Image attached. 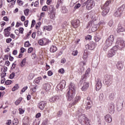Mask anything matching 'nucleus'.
Returning a JSON list of instances; mask_svg holds the SVG:
<instances>
[{"label": "nucleus", "mask_w": 125, "mask_h": 125, "mask_svg": "<svg viewBox=\"0 0 125 125\" xmlns=\"http://www.w3.org/2000/svg\"><path fill=\"white\" fill-rule=\"evenodd\" d=\"M117 43L118 44L117 45L114 46L108 51L107 54L108 57H113V56L116 54V51H117L118 49H122V48H124L125 46V41L121 38L118 39Z\"/></svg>", "instance_id": "obj_1"}, {"label": "nucleus", "mask_w": 125, "mask_h": 125, "mask_svg": "<svg viewBox=\"0 0 125 125\" xmlns=\"http://www.w3.org/2000/svg\"><path fill=\"white\" fill-rule=\"evenodd\" d=\"M112 2V0H107L104 5L102 6L101 9H103V12L102 13V15L103 16H106L107 14H108V12H109V10H110V8H109V4Z\"/></svg>", "instance_id": "obj_2"}, {"label": "nucleus", "mask_w": 125, "mask_h": 125, "mask_svg": "<svg viewBox=\"0 0 125 125\" xmlns=\"http://www.w3.org/2000/svg\"><path fill=\"white\" fill-rule=\"evenodd\" d=\"M125 4H123L121 6L119 7L118 9L115 11L114 16L115 17H121L123 14V12H124V10H125Z\"/></svg>", "instance_id": "obj_3"}, {"label": "nucleus", "mask_w": 125, "mask_h": 125, "mask_svg": "<svg viewBox=\"0 0 125 125\" xmlns=\"http://www.w3.org/2000/svg\"><path fill=\"white\" fill-rule=\"evenodd\" d=\"M96 25H98V23L96 20L90 21L87 25L86 28H89V27H92L91 30L92 32H95L97 28H96Z\"/></svg>", "instance_id": "obj_4"}, {"label": "nucleus", "mask_w": 125, "mask_h": 125, "mask_svg": "<svg viewBox=\"0 0 125 125\" xmlns=\"http://www.w3.org/2000/svg\"><path fill=\"white\" fill-rule=\"evenodd\" d=\"M85 109L86 110H89L92 107V99L91 96H88L85 101Z\"/></svg>", "instance_id": "obj_5"}, {"label": "nucleus", "mask_w": 125, "mask_h": 125, "mask_svg": "<svg viewBox=\"0 0 125 125\" xmlns=\"http://www.w3.org/2000/svg\"><path fill=\"white\" fill-rule=\"evenodd\" d=\"M87 5H86V9L88 10H90L92 8H93L95 6V2L94 0H88L86 1Z\"/></svg>", "instance_id": "obj_6"}, {"label": "nucleus", "mask_w": 125, "mask_h": 125, "mask_svg": "<svg viewBox=\"0 0 125 125\" xmlns=\"http://www.w3.org/2000/svg\"><path fill=\"white\" fill-rule=\"evenodd\" d=\"M114 40H115V38H114V35H110L108 38L106 40L105 44L108 46H111V45L113 44Z\"/></svg>", "instance_id": "obj_7"}, {"label": "nucleus", "mask_w": 125, "mask_h": 125, "mask_svg": "<svg viewBox=\"0 0 125 125\" xmlns=\"http://www.w3.org/2000/svg\"><path fill=\"white\" fill-rule=\"evenodd\" d=\"M112 79L113 77L110 75L107 74L105 75L104 81V84H106V85H109V84L111 83Z\"/></svg>", "instance_id": "obj_8"}, {"label": "nucleus", "mask_w": 125, "mask_h": 125, "mask_svg": "<svg viewBox=\"0 0 125 125\" xmlns=\"http://www.w3.org/2000/svg\"><path fill=\"white\" fill-rule=\"evenodd\" d=\"M75 94L76 92L68 91L66 95L67 100H68V101H72L73 99L74 98Z\"/></svg>", "instance_id": "obj_9"}, {"label": "nucleus", "mask_w": 125, "mask_h": 125, "mask_svg": "<svg viewBox=\"0 0 125 125\" xmlns=\"http://www.w3.org/2000/svg\"><path fill=\"white\" fill-rule=\"evenodd\" d=\"M66 86V81L62 80L60 83L57 86L56 89L58 90H62L63 88H65Z\"/></svg>", "instance_id": "obj_10"}, {"label": "nucleus", "mask_w": 125, "mask_h": 125, "mask_svg": "<svg viewBox=\"0 0 125 125\" xmlns=\"http://www.w3.org/2000/svg\"><path fill=\"white\" fill-rule=\"evenodd\" d=\"M96 47V44L94 42H91L89 44L85 45L86 49H89L90 50H93Z\"/></svg>", "instance_id": "obj_11"}, {"label": "nucleus", "mask_w": 125, "mask_h": 125, "mask_svg": "<svg viewBox=\"0 0 125 125\" xmlns=\"http://www.w3.org/2000/svg\"><path fill=\"white\" fill-rule=\"evenodd\" d=\"M96 90L97 91H98L100 90V88L102 87V84L101 83V81L100 80V79L98 78L96 80Z\"/></svg>", "instance_id": "obj_12"}, {"label": "nucleus", "mask_w": 125, "mask_h": 125, "mask_svg": "<svg viewBox=\"0 0 125 125\" xmlns=\"http://www.w3.org/2000/svg\"><path fill=\"white\" fill-rule=\"evenodd\" d=\"M88 55V53L87 52V50H84L83 54V60H84V61H82L81 62V64H83V65H85V62H86V59H87Z\"/></svg>", "instance_id": "obj_13"}, {"label": "nucleus", "mask_w": 125, "mask_h": 125, "mask_svg": "<svg viewBox=\"0 0 125 125\" xmlns=\"http://www.w3.org/2000/svg\"><path fill=\"white\" fill-rule=\"evenodd\" d=\"M47 104V103H46V102L42 101L40 102L38 104V108H39L40 110H43V109L45 108V106H46Z\"/></svg>", "instance_id": "obj_14"}, {"label": "nucleus", "mask_w": 125, "mask_h": 125, "mask_svg": "<svg viewBox=\"0 0 125 125\" xmlns=\"http://www.w3.org/2000/svg\"><path fill=\"white\" fill-rule=\"evenodd\" d=\"M90 72V68H88L87 70L86 71L84 75L82 77V81H85L87 78H88V74Z\"/></svg>", "instance_id": "obj_15"}, {"label": "nucleus", "mask_w": 125, "mask_h": 125, "mask_svg": "<svg viewBox=\"0 0 125 125\" xmlns=\"http://www.w3.org/2000/svg\"><path fill=\"white\" fill-rule=\"evenodd\" d=\"M71 24L74 28H78L80 26V20H77L72 21Z\"/></svg>", "instance_id": "obj_16"}, {"label": "nucleus", "mask_w": 125, "mask_h": 125, "mask_svg": "<svg viewBox=\"0 0 125 125\" xmlns=\"http://www.w3.org/2000/svg\"><path fill=\"white\" fill-rule=\"evenodd\" d=\"M11 30V28L10 27H8L6 29L4 30L5 33L4 34L5 37H9L10 36V32L9 31Z\"/></svg>", "instance_id": "obj_17"}, {"label": "nucleus", "mask_w": 125, "mask_h": 125, "mask_svg": "<svg viewBox=\"0 0 125 125\" xmlns=\"http://www.w3.org/2000/svg\"><path fill=\"white\" fill-rule=\"evenodd\" d=\"M108 110L110 114H114L115 112V105H114V104H111L109 105Z\"/></svg>", "instance_id": "obj_18"}, {"label": "nucleus", "mask_w": 125, "mask_h": 125, "mask_svg": "<svg viewBox=\"0 0 125 125\" xmlns=\"http://www.w3.org/2000/svg\"><path fill=\"white\" fill-rule=\"evenodd\" d=\"M104 120L107 123H111L112 122V117L110 114H107L104 116Z\"/></svg>", "instance_id": "obj_19"}, {"label": "nucleus", "mask_w": 125, "mask_h": 125, "mask_svg": "<svg viewBox=\"0 0 125 125\" xmlns=\"http://www.w3.org/2000/svg\"><path fill=\"white\" fill-rule=\"evenodd\" d=\"M69 91H71L72 92H76V85L75 84L71 83H70V85L69 87Z\"/></svg>", "instance_id": "obj_20"}, {"label": "nucleus", "mask_w": 125, "mask_h": 125, "mask_svg": "<svg viewBox=\"0 0 125 125\" xmlns=\"http://www.w3.org/2000/svg\"><path fill=\"white\" fill-rule=\"evenodd\" d=\"M88 86H89V83L87 82H84L83 83V85L82 86L81 89L82 90H86L87 89Z\"/></svg>", "instance_id": "obj_21"}, {"label": "nucleus", "mask_w": 125, "mask_h": 125, "mask_svg": "<svg viewBox=\"0 0 125 125\" xmlns=\"http://www.w3.org/2000/svg\"><path fill=\"white\" fill-rule=\"evenodd\" d=\"M43 87L46 91H48V90H50V88H51V86H50L49 83H45L43 84Z\"/></svg>", "instance_id": "obj_22"}, {"label": "nucleus", "mask_w": 125, "mask_h": 125, "mask_svg": "<svg viewBox=\"0 0 125 125\" xmlns=\"http://www.w3.org/2000/svg\"><path fill=\"white\" fill-rule=\"evenodd\" d=\"M59 97L57 96H53L50 98L49 101L50 102H52V103H53L56 101H57L59 99Z\"/></svg>", "instance_id": "obj_23"}, {"label": "nucleus", "mask_w": 125, "mask_h": 125, "mask_svg": "<svg viewBox=\"0 0 125 125\" xmlns=\"http://www.w3.org/2000/svg\"><path fill=\"white\" fill-rule=\"evenodd\" d=\"M123 105H124V101L122 103H118L117 105V109L118 111H121L122 109H123Z\"/></svg>", "instance_id": "obj_24"}, {"label": "nucleus", "mask_w": 125, "mask_h": 125, "mask_svg": "<svg viewBox=\"0 0 125 125\" xmlns=\"http://www.w3.org/2000/svg\"><path fill=\"white\" fill-rule=\"evenodd\" d=\"M50 52L52 53H54V52H56L57 51V47L55 45H52L50 48Z\"/></svg>", "instance_id": "obj_25"}, {"label": "nucleus", "mask_w": 125, "mask_h": 125, "mask_svg": "<svg viewBox=\"0 0 125 125\" xmlns=\"http://www.w3.org/2000/svg\"><path fill=\"white\" fill-rule=\"evenodd\" d=\"M63 4V0H58L57 4L56 6V8H59V6H62Z\"/></svg>", "instance_id": "obj_26"}, {"label": "nucleus", "mask_w": 125, "mask_h": 125, "mask_svg": "<svg viewBox=\"0 0 125 125\" xmlns=\"http://www.w3.org/2000/svg\"><path fill=\"white\" fill-rule=\"evenodd\" d=\"M7 2H11L10 7H13L16 3V0H7Z\"/></svg>", "instance_id": "obj_27"}, {"label": "nucleus", "mask_w": 125, "mask_h": 125, "mask_svg": "<svg viewBox=\"0 0 125 125\" xmlns=\"http://www.w3.org/2000/svg\"><path fill=\"white\" fill-rule=\"evenodd\" d=\"M116 66L118 69L120 70L123 69V68H124V65H123V63H122V62H118Z\"/></svg>", "instance_id": "obj_28"}, {"label": "nucleus", "mask_w": 125, "mask_h": 125, "mask_svg": "<svg viewBox=\"0 0 125 125\" xmlns=\"http://www.w3.org/2000/svg\"><path fill=\"white\" fill-rule=\"evenodd\" d=\"M50 14V18L51 19H54L55 18V12H54V11H52L49 12Z\"/></svg>", "instance_id": "obj_29"}, {"label": "nucleus", "mask_w": 125, "mask_h": 125, "mask_svg": "<svg viewBox=\"0 0 125 125\" xmlns=\"http://www.w3.org/2000/svg\"><path fill=\"white\" fill-rule=\"evenodd\" d=\"M79 100H81V97L79 96H76L75 98L74 102L73 103V105H76Z\"/></svg>", "instance_id": "obj_30"}, {"label": "nucleus", "mask_w": 125, "mask_h": 125, "mask_svg": "<svg viewBox=\"0 0 125 125\" xmlns=\"http://www.w3.org/2000/svg\"><path fill=\"white\" fill-rule=\"evenodd\" d=\"M118 33H122L123 32H125V28L122 26H119L117 29Z\"/></svg>", "instance_id": "obj_31"}, {"label": "nucleus", "mask_w": 125, "mask_h": 125, "mask_svg": "<svg viewBox=\"0 0 125 125\" xmlns=\"http://www.w3.org/2000/svg\"><path fill=\"white\" fill-rule=\"evenodd\" d=\"M41 80H42V77H39L35 79V80L34 81V83H36L39 84V83H41Z\"/></svg>", "instance_id": "obj_32"}, {"label": "nucleus", "mask_w": 125, "mask_h": 125, "mask_svg": "<svg viewBox=\"0 0 125 125\" xmlns=\"http://www.w3.org/2000/svg\"><path fill=\"white\" fill-rule=\"evenodd\" d=\"M43 29L44 30H46V31H51V30H52V26H45L43 27Z\"/></svg>", "instance_id": "obj_33"}, {"label": "nucleus", "mask_w": 125, "mask_h": 125, "mask_svg": "<svg viewBox=\"0 0 125 125\" xmlns=\"http://www.w3.org/2000/svg\"><path fill=\"white\" fill-rule=\"evenodd\" d=\"M101 39V37L98 34H97L94 37V40L96 42H99Z\"/></svg>", "instance_id": "obj_34"}, {"label": "nucleus", "mask_w": 125, "mask_h": 125, "mask_svg": "<svg viewBox=\"0 0 125 125\" xmlns=\"http://www.w3.org/2000/svg\"><path fill=\"white\" fill-rule=\"evenodd\" d=\"M23 100V98L22 97L19 98L18 100H17L15 102V104L16 105H19L20 103H21V101Z\"/></svg>", "instance_id": "obj_35"}, {"label": "nucleus", "mask_w": 125, "mask_h": 125, "mask_svg": "<svg viewBox=\"0 0 125 125\" xmlns=\"http://www.w3.org/2000/svg\"><path fill=\"white\" fill-rule=\"evenodd\" d=\"M114 98H115V94H114V93H110L109 96V99L113 101L114 100Z\"/></svg>", "instance_id": "obj_36"}, {"label": "nucleus", "mask_w": 125, "mask_h": 125, "mask_svg": "<svg viewBox=\"0 0 125 125\" xmlns=\"http://www.w3.org/2000/svg\"><path fill=\"white\" fill-rule=\"evenodd\" d=\"M99 99L100 101H104V100H105V99L104 98V94H103V93H101L100 94Z\"/></svg>", "instance_id": "obj_37"}, {"label": "nucleus", "mask_w": 125, "mask_h": 125, "mask_svg": "<svg viewBox=\"0 0 125 125\" xmlns=\"http://www.w3.org/2000/svg\"><path fill=\"white\" fill-rule=\"evenodd\" d=\"M80 0H72L70 4V6H74V4H76Z\"/></svg>", "instance_id": "obj_38"}, {"label": "nucleus", "mask_w": 125, "mask_h": 125, "mask_svg": "<svg viewBox=\"0 0 125 125\" xmlns=\"http://www.w3.org/2000/svg\"><path fill=\"white\" fill-rule=\"evenodd\" d=\"M25 64H26V58H24L22 60V61L21 62L20 65L21 67H24Z\"/></svg>", "instance_id": "obj_39"}, {"label": "nucleus", "mask_w": 125, "mask_h": 125, "mask_svg": "<svg viewBox=\"0 0 125 125\" xmlns=\"http://www.w3.org/2000/svg\"><path fill=\"white\" fill-rule=\"evenodd\" d=\"M19 88V84H16L12 88V91H15V90H17Z\"/></svg>", "instance_id": "obj_40"}, {"label": "nucleus", "mask_w": 125, "mask_h": 125, "mask_svg": "<svg viewBox=\"0 0 125 125\" xmlns=\"http://www.w3.org/2000/svg\"><path fill=\"white\" fill-rule=\"evenodd\" d=\"M34 77H35V75L33 73H30L28 77V79L29 80V81H31V80H33L34 78Z\"/></svg>", "instance_id": "obj_41"}, {"label": "nucleus", "mask_w": 125, "mask_h": 125, "mask_svg": "<svg viewBox=\"0 0 125 125\" xmlns=\"http://www.w3.org/2000/svg\"><path fill=\"white\" fill-rule=\"evenodd\" d=\"M48 42H48V40H47V39L43 38V45H46V44H47L48 43Z\"/></svg>", "instance_id": "obj_42"}, {"label": "nucleus", "mask_w": 125, "mask_h": 125, "mask_svg": "<svg viewBox=\"0 0 125 125\" xmlns=\"http://www.w3.org/2000/svg\"><path fill=\"white\" fill-rule=\"evenodd\" d=\"M31 46V44H30V42L29 41H26L24 43V46L25 47H29V46Z\"/></svg>", "instance_id": "obj_43"}, {"label": "nucleus", "mask_w": 125, "mask_h": 125, "mask_svg": "<svg viewBox=\"0 0 125 125\" xmlns=\"http://www.w3.org/2000/svg\"><path fill=\"white\" fill-rule=\"evenodd\" d=\"M67 11H68V10H67V8H66V7H62V13H67Z\"/></svg>", "instance_id": "obj_44"}, {"label": "nucleus", "mask_w": 125, "mask_h": 125, "mask_svg": "<svg viewBox=\"0 0 125 125\" xmlns=\"http://www.w3.org/2000/svg\"><path fill=\"white\" fill-rule=\"evenodd\" d=\"M12 83V81H11V80H7V81L5 82V84H6L7 85H9L11 84Z\"/></svg>", "instance_id": "obj_45"}, {"label": "nucleus", "mask_w": 125, "mask_h": 125, "mask_svg": "<svg viewBox=\"0 0 125 125\" xmlns=\"http://www.w3.org/2000/svg\"><path fill=\"white\" fill-rule=\"evenodd\" d=\"M15 76V73L14 72H12L9 76V78L11 80H12L14 78Z\"/></svg>", "instance_id": "obj_46"}, {"label": "nucleus", "mask_w": 125, "mask_h": 125, "mask_svg": "<svg viewBox=\"0 0 125 125\" xmlns=\"http://www.w3.org/2000/svg\"><path fill=\"white\" fill-rule=\"evenodd\" d=\"M114 24V21H113V20H110L108 23V25L109 26V27H112V26H113Z\"/></svg>", "instance_id": "obj_47"}, {"label": "nucleus", "mask_w": 125, "mask_h": 125, "mask_svg": "<svg viewBox=\"0 0 125 125\" xmlns=\"http://www.w3.org/2000/svg\"><path fill=\"white\" fill-rule=\"evenodd\" d=\"M62 114H63L62 110L59 111L57 113L58 117H61V116H62Z\"/></svg>", "instance_id": "obj_48"}, {"label": "nucleus", "mask_w": 125, "mask_h": 125, "mask_svg": "<svg viewBox=\"0 0 125 125\" xmlns=\"http://www.w3.org/2000/svg\"><path fill=\"white\" fill-rule=\"evenodd\" d=\"M29 9H25V10L24 11V15H25L26 16H28V14H29Z\"/></svg>", "instance_id": "obj_49"}, {"label": "nucleus", "mask_w": 125, "mask_h": 125, "mask_svg": "<svg viewBox=\"0 0 125 125\" xmlns=\"http://www.w3.org/2000/svg\"><path fill=\"white\" fill-rule=\"evenodd\" d=\"M48 9V8H47V6L45 5L42 7V11H46Z\"/></svg>", "instance_id": "obj_50"}, {"label": "nucleus", "mask_w": 125, "mask_h": 125, "mask_svg": "<svg viewBox=\"0 0 125 125\" xmlns=\"http://www.w3.org/2000/svg\"><path fill=\"white\" fill-rule=\"evenodd\" d=\"M39 43L40 45H44L43 38L39 41Z\"/></svg>", "instance_id": "obj_51"}, {"label": "nucleus", "mask_w": 125, "mask_h": 125, "mask_svg": "<svg viewBox=\"0 0 125 125\" xmlns=\"http://www.w3.org/2000/svg\"><path fill=\"white\" fill-rule=\"evenodd\" d=\"M20 115H22V114H24V112H25V110L24 109H22V108H20L19 109Z\"/></svg>", "instance_id": "obj_52"}, {"label": "nucleus", "mask_w": 125, "mask_h": 125, "mask_svg": "<svg viewBox=\"0 0 125 125\" xmlns=\"http://www.w3.org/2000/svg\"><path fill=\"white\" fill-rule=\"evenodd\" d=\"M13 125H17V124H18V120L17 119H14V120L13 121Z\"/></svg>", "instance_id": "obj_53"}, {"label": "nucleus", "mask_w": 125, "mask_h": 125, "mask_svg": "<svg viewBox=\"0 0 125 125\" xmlns=\"http://www.w3.org/2000/svg\"><path fill=\"white\" fill-rule=\"evenodd\" d=\"M81 7V4L78 3L75 5L74 7V9H78V8H80Z\"/></svg>", "instance_id": "obj_54"}, {"label": "nucleus", "mask_w": 125, "mask_h": 125, "mask_svg": "<svg viewBox=\"0 0 125 125\" xmlns=\"http://www.w3.org/2000/svg\"><path fill=\"white\" fill-rule=\"evenodd\" d=\"M35 24H36V21H35V20H33L32 21V23L31 25V28H33V27H34V26H35Z\"/></svg>", "instance_id": "obj_55"}, {"label": "nucleus", "mask_w": 125, "mask_h": 125, "mask_svg": "<svg viewBox=\"0 0 125 125\" xmlns=\"http://www.w3.org/2000/svg\"><path fill=\"white\" fill-rule=\"evenodd\" d=\"M53 7H54V6L52 5L49 6V11H53Z\"/></svg>", "instance_id": "obj_56"}, {"label": "nucleus", "mask_w": 125, "mask_h": 125, "mask_svg": "<svg viewBox=\"0 0 125 125\" xmlns=\"http://www.w3.org/2000/svg\"><path fill=\"white\" fill-rule=\"evenodd\" d=\"M91 35H87L86 37H85V40H86V41H90V40H91Z\"/></svg>", "instance_id": "obj_57"}, {"label": "nucleus", "mask_w": 125, "mask_h": 125, "mask_svg": "<svg viewBox=\"0 0 125 125\" xmlns=\"http://www.w3.org/2000/svg\"><path fill=\"white\" fill-rule=\"evenodd\" d=\"M78 51L75 50L72 52V55H73L74 56H77V55H78Z\"/></svg>", "instance_id": "obj_58"}, {"label": "nucleus", "mask_w": 125, "mask_h": 125, "mask_svg": "<svg viewBox=\"0 0 125 125\" xmlns=\"http://www.w3.org/2000/svg\"><path fill=\"white\" fill-rule=\"evenodd\" d=\"M19 31L20 34H23V32H24V28H23V27H21Z\"/></svg>", "instance_id": "obj_59"}, {"label": "nucleus", "mask_w": 125, "mask_h": 125, "mask_svg": "<svg viewBox=\"0 0 125 125\" xmlns=\"http://www.w3.org/2000/svg\"><path fill=\"white\" fill-rule=\"evenodd\" d=\"M0 76H1V79H2V78H4V77H5V76H6V73L4 72L2 73H1Z\"/></svg>", "instance_id": "obj_60"}, {"label": "nucleus", "mask_w": 125, "mask_h": 125, "mask_svg": "<svg viewBox=\"0 0 125 125\" xmlns=\"http://www.w3.org/2000/svg\"><path fill=\"white\" fill-rule=\"evenodd\" d=\"M65 72V70L63 68H61L59 70V73H61V74H63Z\"/></svg>", "instance_id": "obj_61"}, {"label": "nucleus", "mask_w": 125, "mask_h": 125, "mask_svg": "<svg viewBox=\"0 0 125 125\" xmlns=\"http://www.w3.org/2000/svg\"><path fill=\"white\" fill-rule=\"evenodd\" d=\"M29 23V21L28 20H26L24 22V24L25 27H28V24Z\"/></svg>", "instance_id": "obj_62"}, {"label": "nucleus", "mask_w": 125, "mask_h": 125, "mask_svg": "<svg viewBox=\"0 0 125 125\" xmlns=\"http://www.w3.org/2000/svg\"><path fill=\"white\" fill-rule=\"evenodd\" d=\"M32 51H33V48L32 47H30L28 49V53H32Z\"/></svg>", "instance_id": "obj_63"}, {"label": "nucleus", "mask_w": 125, "mask_h": 125, "mask_svg": "<svg viewBox=\"0 0 125 125\" xmlns=\"http://www.w3.org/2000/svg\"><path fill=\"white\" fill-rule=\"evenodd\" d=\"M12 41V39H11V38H8L6 40V42L7 43H9Z\"/></svg>", "instance_id": "obj_64"}]
</instances>
